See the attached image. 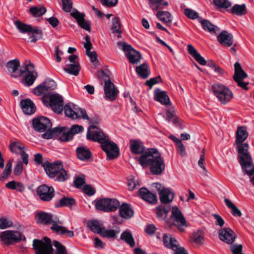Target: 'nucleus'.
<instances>
[{"label": "nucleus", "mask_w": 254, "mask_h": 254, "mask_svg": "<svg viewBox=\"0 0 254 254\" xmlns=\"http://www.w3.org/2000/svg\"><path fill=\"white\" fill-rule=\"evenodd\" d=\"M138 161L143 168L149 167L150 172L154 175H161L165 169L164 160L155 148H148L143 152Z\"/></svg>", "instance_id": "1"}, {"label": "nucleus", "mask_w": 254, "mask_h": 254, "mask_svg": "<svg viewBox=\"0 0 254 254\" xmlns=\"http://www.w3.org/2000/svg\"><path fill=\"white\" fill-rule=\"evenodd\" d=\"M237 152V158L244 172L251 176L254 174V165L249 151L250 145L248 143H234Z\"/></svg>", "instance_id": "2"}, {"label": "nucleus", "mask_w": 254, "mask_h": 254, "mask_svg": "<svg viewBox=\"0 0 254 254\" xmlns=\"http://www.w3.org/2000/svg\"><path fill=\"white\" fill-rule=\"evenodd\" d=\"M32 246L35 254H54L51 240L47 237H44L43 241L34 239Z\"/></svg>", "instance_id": "3"}, {"label": "nucleus", "mask_w": 254, "mask_h": 254, "mask_svg": "<svg viewBox=\"0 0 254 254\" xmlns=\"http://www.w3.org/2000/svg\"><path fill=\"white\" fill-rule=\"evenodd\" d=\"M120 205L119 201L116 198H103L96 201L95 207L105 212H114Z\"/></svg>", "instance_id": "4"}, {"label": "nucleus", "mask_w": 254, "mask_h": 254, "mask_svg": "<svg viewBox=\"0 0 254 254\" xmlns=\"http://www.w3.org/2000/svg\"><path fill=\"white\" fill-rule=\"evenodd\" d=\"M118 46L126 52V56L130 63L132 64H137L141 59V55L136 50L133 49L132 46L126 43H122L119 41L117 43Z\"/></svg>", "instance_id": "5"}, {"label": "nucleus", "mask_w": 254, "mask_h": 254, "mask_svg": "<svg viewBox=\"0 0 254 254\" xmlns=\"http://www.w3.org/2000/svg\"><path fill=\"white\" fill-rule=\"evenodd\" d=\"M101 73L102 75V78H104L105 80L104 91L105 97L111 101H114L117 97V95L119 92L118 90L115 86L114 83L109 79V77L104 71H102Z\"/></svg>", "instance_id": "6"}, {"label": "nucleus", "mask_w": 254, "mask_h": 254, "mask_svg": "<svg viewBox=\"0 0 254 254\" xmlns=\"http://www.w3.org/2000/svg\"><path fill=\"white\" fill-rule=\"evenodd\" d=\"M22 237L21 233L17 231L6 230L0 235L1 241L7 246L19 242Z\"/></svg>", "instance_id": "7"}, {"label": "nucleus", "mask_w": 254, "mask_h": 254, "mask_svg": "<svg viewBox=\"0 0 254 254\" xmlns=\"http://www.w3.org/2000/svg\"><path fill=\"white\" fill-rule=\"evenodd\" d=\"M171 217L173 222L169 226L174 225L177 227L179 231L183 232L185 231V228L187 227V222L182 212L177 207H173Z\"/></svg>", "instance_id": "8"}, {"label": "nucleus", "mask_w": 254, "mask_h": 254, "mask_svg": "<svg viewBox=\"0 0 254 254\" xmlns=\"http://www.w3.org/2000/svg\"><path fill=\"white\" fill-rule=\"evenodd\" d=\"M64 110L65 116L72 119L82 118L84 120H89L85 110L76 107L75 105H73L72 108L70 104H66L64 106Z\"/></svg>", "instance_id": "9"}, {"label": "nucleus", "mask_w": 254, "mask_h": 254, "mask_svg": "<svg viewBox=\"0 0 254 254\" xmlns=\"http://www.w3.org/2000/svg\"><path fill=\"white\" fill-rule=\"evenodd\" d=\"M102 150L106 152L107 159L113 160L119 155V148L116 143L109 140V138L102 142Z\"/></svg>", "instance_id": "10"}, {"label": "nucleus", "mask_w": 254, "mask_h": 254, "mask_svg": "<svg viewBox=\"0 0 254 254\" xmlns=\"http://www.w3.org/2000/svg\"><path fill=\"white\" fill-rule=\"evenodd\" d=\"M34 67V64L30 62L26 65L25 69L24 70L25 71L22 75L23 78L22 79V83L26 86L29 87L31 86L38 77L37 72L31 70V68L33 69Z\"/></svg>", "instance_id": "11"}, {"label": "nucleus", "mask_w": 254, "mask_h": 254, "mask_svg": "<svg viewBox=\"0 0 254 254\" xmlns=\"http://www.w3.org/2000/svg\"><path fill=\"white\" fill-rule=\"evenodd\" d=\"M199 21L203 29L208 31L211 34L217 35V40L220 44L222 45V31L219 28L213 24L207 19H202L199 18Z\"/></svg>", "instance_id": "12"}, {"label": "nucleus", "mask_w": 254, "mask_h": 254, "mask_svg": "<svg viewBox=\"0 0 254 254\" xmlns=\"http://www.w3.org/2000/svg\"><path fill=\"white\" fill-rule=\"evenodd\" d=\"M37 193L42 201L49 202L54 197L55 190L52 187L42 185L38 187Z\"/></svg>", "instance_id": "13"}, {"label": "nucleus", "mask_w": 254, "mask_h": 254, "mask_svg": "<svg viewBox=\"0 0 254 254\" xmlns=\"http://www.w3.org/2000/svg\"><path fill=\"white\" fill-rule=\"evenodd\" d=\"M188 53L190 55L194 60L202 65H207L208 66L212 69L216 65L215 63L212 60H209L208 62L202 57L194 47L189 44L188 45Z\"/></svg>", "instance_id": "14"}, {"label": "nucleus", "mask_w": 254, "mask_h": 254, "mask_svg": "<svg viewBox=\"0 0 254 254\" xmlns=\"http://www.w3.org/2000/svg\"><path fill=\"white\" fill-rule=\"evenodd\" d=\"M52 123L47 118L39 117L33 120V127L39 132H43L52 127Z\"/></svg>", "instance_id": "15"}, {"label": "nucleus", "mask_w": 254, "mask_h": 254, "mask_svg": "<svg viewBox=\"0 0 254 254\" xmlns=\"http://www.w3.org/2000/svg\"><path fill=\"white\" fill-rule=\"evenodd\" d=\"M97 128V127L94 125L91 126L88 129L86 137L88 140L98 142L102 145V142L106 141L108 138L105 133L101 130L98 131H91V129Z\"/></svg>", "instance_id": "16"}, {"label": "nucleus", "mask_w": 254, "mask_h": 254, "mask_svg": "<svg viewBox=\"0 0 254 254\" xmlns=\"http://www.w3.org/2000/svg\"><path fill=\"white\" fill-rule=\"evenodd\" d=\"M49 106L55 113H61L64 108L63 97L57 93L50 95Z\"/></svg>", "instance_id": "17"}, {"label": "nucleus", "mask_w": 254, "mask_h": 254, "mask_svg": "<svg viewBox=\"0 0 254 254\" xmlns=\"http://www.w3.org/2000/svg\"><path fill=\"white\" fill-rule=\"evenodd\" d=\"M6 68L10 73V76L14 78L23 75L24 70H18L20 66V62L18 60L14 59L8 62L6 65Z\"/></svg>", "instance_id": "18"}, {"label": "nucleus", "mask_w": 254, "mask_h": 254, "mask_svg": "<svg viewBox=\"0 0 254 254\" xmlns=\"http://www.w3.org/2000/svg\"><path fill=\"white\" fill-rule=\"evenodd\" d=\"M138 195L142 199L151 204H155L157 201L156 195L146 188H141L139 190Z\"/></svg>", "instance_id": "19"}, {"label": "nucleus", "mask_w": 254, "mask_h": 254, "mask_svg": "<svg viewBox=\"0 0 254 254\" xmlns=\"http://www.w3.org/2000/svg\"><path fill=\"white\" fill-rule=\"evenodd\" d=\"M70 14L76 20L78 25L82 28L89 32L90 31V24L88 21L85 20V14L84 13H80L76 9H75Z\"/></svg>", "instance_id": "20"}, {"label": "nucleus", "mask_w": 254, "mask_h": 254, "mask_svg": "<svg viewBox=\"0 0 254 254\" xmlns=\"http://www.w3.org/2000/svg\"><path fill=\"white\" fill-rule=\"evenodd\" d=\"M20 105L23 113L26 115H30L36 112V106L33 102L30 99L21 100L20 102Z\"/></svg>", "instance_id": "21"}, {"label": "nucleus", "mask_w": 254, "mask_h": 254, "mask_svg": "<svg viewBox=\"0 0 254 254\" xmlns=\"http://www.w3.org/2000/svg\"><path fill=\"white\" fill-rule=\"evenodd\" d=\"M159 198L163 204H168L171 202L174 198L175 194L169 189L163 188L159 191Z\"/></svg>", "instance_id": "22"}, {"label": "nucleus", "mask_w": 254, "mask_h": 254, "mask_svg": "<svg viewBox=\"0 0 254 254\" xmlns=\"http://www.w3.org/2000/svg\"><path fill=\"white\" fill-rule=\"evenodd\" d=\"M77 158L83 161H87L92 156V153L87 146L78 147L76 149Z\"/></svg>", "instance_id": "23"}, {"label": "nucleus", "mask_w": 254, "mask_h": 254, "mask_svg": "<svg viewBox=\"0 0 254 254\" xmlns=\"http://www.w3.org/2000/svg\"><path fill=\"white\" fill-rule=\"evenodd\" d=\"M154 99L162 105H169L170 99L166 92L161 91L159 88H156L154 91Z\"/></svg>", "instance_id": "24"}, {"label": "nucleus", "mask_w": 254, "mask_h": 254, "mask_svg": "<svg viewBox=\"0 0 254 254\" xmlns=\"http://www.w3.org/2000/svg\"><path fill=\"white\" fill-rule=\"evenodd\" d=\"M120 216L125 219L130 218L134 214V211L130 205L126 203H123L118 207Z\"/></svg>", "instance_id": "25"}, {"label": "nucleus", "mask_w": 254, "mask_h": 254, "mask_svg": "<svg viewBox=\"0 0 254 254\" xmlns=\"http://www.w3.org/2000/svg\"><path fill=\"white\" fill-rule=\"evenodd\" d=\"M36 222L38 224L49 225L52 224L54 221L53 215L51 214L45 212H40L36 215Z\"/></svg>", "instance_id": "26"}, {"label": "nucleus", "mask_w": 254, "mask_h": 254, "mask_svg": "<svg viewBox=\"0 0 254 254\" xmlns=\"http://www.w3.org/2000/svg\"><path fill=\"white\" fill-rule=\"evenodd\" d=\"M61 164H62V163L59 161L53 163H51L49 161H46L44 162V164H42V167L47 175L50 177L51 176L50 173L56 170H58L59 169H60Z\"/></svg>", "instance_id": "27"}, {"label": "nucleus", "mask_w": 254, "mask_h": 254, "mask_svg": "<svg viewBox=\"0 0 254 254\" xmlns=\"http://www.w3.org/2000/svg\"><path fill=\"white\" fill-rule=\"evenodd\" d=\"M85 39L86 42L84 43V47L86 49V54L90 58L91 61L94 62L97 60V53L95 51H90L93 47L89 36L88 35L86 36Z\"/></svg>", "instance_id": "28"}, {"label": "nucleus", "mask_w": 254, "mask_h": 254, "mask_svg": "<svg viewBox=\"0 0 254 254\" xmlns=\"http://www.w3.org/2000/svg\"><path fill=\"white\" fill-rule=\"evenodd\" d=\"M234 74L233 78L235 81L244 80L248 77L247 74L242 69L239 63H235L234 64Z\"/></svg>", "instance_id": "29"}, {"label": "nucleus", "mask_w": 254, "mask_h": 254, "mask_svg": "<svg viewBox=\"0 0 254 254\" xmlns=\"http://www.w3.org/2000/svg\"><path fill=\"white\" fill-rule=\"evenodd\" d=\"M248 136V132L246 127L244 126L239 127L236 133L235 143H245L244 141Z\"/></svg>", "instance_id": "30"}, {"label": "nucleus", "mask_w": 254, "mask_h": 254, "mask_svg": "<svg viewBox=\"0 0 254 254\" xmlns=\"http://www.w3.org/2000/svg\"><path fill=\"white\" fill-rule=\"evenodd\" d=\"M236 234L229 228H223V242L232 244L235 240Z\"/></svg>", "instance_id": "31"}, {"label": "nucleus", "mask_w": 254, "mask_h": 254, "mask_svg": "<svg viewBox=\"0 0 254 254\" xmlns=\"http://www.w3.org/2000/svg\"><path fill=\"white\" fill-rule=\"evenodd\" d=\"M74 205H75V200L74 198L64 196L55 203V206L56 208L65 206L71 207Z\"/></svg>", "instance_id": "32"}, {"label": "nucleus", "mask_w": 254, "mask_h": 254, "mask_svg": "<svg viewBox=\"0 0 254 254\" xmlns=\"http://www.w3.org/2000/svg\"><path fill=\"white\" fill-rule=\"evenodd\" d=\"M228 11H229L231 13L238 16L244 15L248 12L246 8V5L244 3L242 4H236Z\"/></svg>", "instance_id": "33"}, {"label": "nucleus", "mask_w": 254, "mask_h": 254, "mask_svg": "<svg viewBox=\"0 0 254 254\" xmlns=\"http://www.w3.org/2000/svg\"><path fill=\"white\" fill-rule=\"evenodd\" d=\"M156 17L165 23L166 26H170L172 22L171 15L166 11H159L156 13Z\"/></svg>", "instance_id": "34"}, {"label": "nucleus", "mask_w": 254, "mask_h": 254, "mask_svg": "<svg viewBox=\"0 0 254 254\" xmlns=\"http://www.w3.org/2000/svg\"><path fill=\"white\" fill-rule=\"evenodd\" d=\"M163 242L165 246L167 248L175 250L177 249V241L176 239L171 237L169 235L164 234L163 238Z\"/></svg>", "instance_id": "35"}, {"label": "nucleus", "mask_w": 254, "mask_h": 254, "mask_svg": "<svg viewBox=\"0 0 254 254\" xmlns=\"http://www.w3.org/2000/svg\"><path fill=\"white\" fill-rule=\"evenodd\" d=\"M135 71L137 74L143 79L147 78L150 74L148 65L146 63L136 66Z\"/></svg>", "instance_id": "36"}, {"label": "nucleus", "mask_w": 254, "mask_h": 254, "mask_svg": "<svg viewBox=\"0 0 254 254\" xmlns=\"http://www.w3.org/2000/svg\"><path fill=\"white\" fill-rule=\"evenodd\" d=\"M120 239L128 244L130 247L133 248L135 246V241L130 230H127L124 231L121 235Z\"/></svg>", "instance_id": "37"}, {"label": "nucleus", "mask_w": 254, "mask_h": 254, "mask_svg": "<svg viewBox=\"0 0 254 254\" xmlns=\"http://www.w3.org/2000/svg\"><path fill=\"white\" fill-rule=\"evenodd\" d=\"M9 148L12 153L18 154L24 150L25 146L20 141L16 140L10 143Z\"/></svg>", "instance_id": "38"}, {"label": "nucleus", "mask_w": 254, "mask_h": 254, "mask_svg": "<svg viewBox=\"0 0 254 254\" xmlns=\"http://www.w3.org/2000/svg\"><path fill=\"white\" fill-rule=\"evenodd\" d=\"M14 23L20 33L30 34L32 30V26L31 25L23 23L19 20H16Z\"/></svg>", "instance_id": "39"}, {"label": "nucleus", "mask_w": 254, "mask_h": 254, "mask_svg": "<svg viewBox=\"0 0 254 254\" xmlns=\"http://www.w3.org/2000/svg\"><path fill=\"white\" fill-rule=\"evenodd\" d=\"M149 5L153 10L157 11L158 9L164 8V6H167V1H163V0H148Z\"/></svg>", "instance_id": "40"}, {"label": "nucleus", "mask_w": 254, "mask_h": 254, "mask_svg": "<svg viewBox=\"0 0 254 254\" xmlns=\"http://www.w3.org/2000/svg\"><path fill=\"white\" fill-rule=\"evenodd\" d=\"M64 70L70 74L77 76L79 74L80 70V66L78 62L68 64L66 65V67L64 68Z\"/></svg>", "instance_id": "41"}, {"label": "nucleus", "mask_w": 254, "mask_h": 254, "mask_svg": "<svg viewBox=\"0 0 254 254\" xmlns=\"http://www.w3.org/2000/svg\"><path fill=\"white\" fill-rule=\"evenodd\" d=\"M30 38L31 42L35 43L37 40L42 39L43 32L38 27H32Z\"/></svg>", "instance_id": "42"}, {"label": "nucleus", "mask_w": 254, "mask_h": 254, "mask_svg": "<svg viewBox=\"0 0 254 254\" xmlns=\"http://www.w3.org/2000/svg\"><path fill=\"white\" fill-rule=\"evenodd\" d=\"M156 215L160 219H163L166 216L170 210V207H165L163 205H159L156 207Z\"/></svg>", "instance_id": "43"}, {"label": "nucleus", "mask_w": 254, "mask_h": 254, "mask_svg": "<svg viewBox=\"0 0 254 254\" xmlns=\"http://www.w3.org/2000/svg\"><path fill=\"white\" fill-rule=\"evenodd\" d=\"M52 226L51 227V230L52 232L57 235H60L61 236L62 232L64 229V227L60 225L61 224V222L60 221L58 218L54 219V221L52 222Z\"/></svg>", "instance_id": "44"}, {"label": "nucleus", "mask_w": 254, "mask_h": 254, "mask_svg": "<svg viewBox=\"0 0 254 254\" xmlns=\"http://www.w3.org/2000/svg\"><path fill=\"white\" fill-rule=\"evenodd\" d=\"M234 44V37L227 31L223 30V47H229Z\"/></svg>", "instance_id": "45"}, {"label": "nucleus", "mask_w": 254, "mask_h": 254, "mask_svg": "<svg viewBox=\"0 0 254 254\" xmlns=\"http://www.w3.org/2000/svg\"><path fill=\"white\" fill-rule=\"evenodd\" d=\"M211 90L218 100L222 102V84L215 83L212 85Z\"/></svg>", "instance_id": "46"}, {"label": "nucleus", "mask_w": 254, "mask_h": 254, "mask_svg": "<svg viewBox=\"0 0 254 254\" xmlns=\"http://www.w3.org/2000/svg\"><path fill=\"white\" fill-rule=\"evenodd\" d=\"M47 11V9L44 6L37 7L33 6L31 7L29 9V12L35 17H39L45 14Z\"/></svg>", "instance_id": "47"}, {"label": "nucleus", "mask_w": 254, "mask_h": 254, "mask_svg": "<svg viewBox=\"0 0 254 254\" xmlns=\"http://www.w3.org/2000/svg\"><path fill=\"white\" fill-rule=\"evenodd\" d=\"M53 245L56 248L55 254H67L65 247L59 241L54 240L53 242Z\"/></svg>", "instance_id": "48"}, {"label": "nucleus", "mask_w": 254, "mask_h": 254, "mask_svg": "<svg viewBox=\"0 0 254 254\" xmlns=\"http://www.w3.org/2000/svg\"><path fill=\"white\" fill-rule=\"evenodd\" d=\"M203 234L200 231L194 232L191 236V242L197 244H201L203 242Z\"/></svg>", "instance_id": "49"}, {"label": "nucleus", "mask_w": 254, "mask_h": 254, "mask_svg": "<svg viewBox=\"0 0 254 254\" xmlns=\"http://www.w3.org/2000/svg\"><path fill=\"white\" fill-rule=\"evenodd\" d=\"M233 94L227 87L223 86V104L229 102L233 98Z\"/></svg>", "instance_id": "50"}, {"label": "nucleus", "mask_w": 254, "mask_h": 254, "mask_svg": "<svg viewBox=\"0 0 254 254\" xmlns=\"http://www.w3.org/2000/svg\"><path fill=\"white\" fill-rule=\"evenodd\" d=\"M69 178V176L67 174V172L64 169H62L61 171L58 173L57 175L55 178H54L53 179L55 181L58 182H64L65 180H67Z\"/></svg>", "instance_id": "51"}, {"label": "nucleus", "mask_w": 254, "mask_h": 254, "mask_svg": "<svg viewBox=\"0 0 254 254\" xmlns=\"http://www.w3.org/2000/svg\"><path fill=\"white\" fill-rule=\"evenodd\" d=\"M88 225L90 227V230L94 232L97 233L100 235L102 229H103L104 227H101L99 226V223L97 221L93 220L91 221L90 223L88 224Z\"/></svg>", "instance_id": "52"}, {"label": "nucleus", "mask_w": 254, "mask_h": 254, "mask_svg": "<svg viewBox=\"0 0 254 254\" xmlns=\"http://www.w3.org/2000/svg\"><path fill=\"white\" fill-rule=\"evenodd\" d=\"M112 27L111 30L113 33H116V32H120V30H121V23L119 17H115L112 19Z\"/></svg>", "instance_id": "53"}, {"label": "nucleus", "mask_w": 254, "mask_h": 254, "mask_svg": "<svg viewBox=\"0 0 254 254\" xmlns=\"http://www.w3.org/2000/svg\"><path fill=\"white\" fill-rule=\"evenodd\" d=\"M130 150L134 154H140L142 152L140 145L137 140H132L130 144Z\"/></svg>", "instance_id": "54"}, {"label": "nucleus", "mask_w": 254, "mask_h": 254, "mask_svg": "<svg viewBox=\"0 0 254 254\" xmlns=\"http://www.w3.org/2000/svg\"><path fill=\"white\" fill-rule=\"evenodd\" d=\"M48 92L55 90L57 88L56 82L52 79H48L43 82Z\"/></svg>", "instance_id": "55"}, {"label": "nucleus", "mask_w": 254, "mask_h": 254, "mask_svg": "<svg viewBox=\"0 0 254 254\" xmlns=\"http://www.w3.org/2000/svg\"><path fill=\"white\" fill-rule=\"evenodd\" d=\"M33 92L35 95L38 96L45 94L48 92L43 82L36 87L34 89Z\"/></svg>", "instance_id": "56"}, {"label": "nucleus", "mask_w": 254, "mask_h": 254, "mask_svg": "<svg viewBox=\"0 0 254 254\" xmlns=\"http://www.w3.org/2000/svg\"><path fill=\"white\" fill-rule=\"evenodd\" d=\"M184 14L187 17L191 19H195L198 18L199 16V14L197 12L189 8L185 9Z\"/></svg>", "instance_id": "57"}, {"label": "nucleus", "mask_w": 254, "mask_h": 254, "mask_svg": "<svg viewBox=\"0 0 254 254\" xmlns=\"http://www.w3.org/2000/svg\"><path fill=\"white\" fill-rule=\"evenodd\" d=\"M100 235L104 238H114L116 237V233L114 230H107L103 228Z\"/></svg>", "instance_id": "58"}, {"label": "nucleus", "mask_w": 254, "mask_h": 254, "mask_svg": "<svg viewBox=\"0 0 254 254\" xmlns=\"http://www.w3.org/2000/svg\"><path fill=\"white\" fill-rule=\"evenodd\" d=\"M140 186V184L137 181H135L134 178H130L128 180L127 186L129 190L132 191Z\"/></svg>", "instance_id": "59"}, {"label": "nucleus", "mask_w": 254, "mask_h": 254, "mask_svg": "<svg viewBox=\"0 0 254 254\" xmlns=\"http://www.w3.org/2000/svg\"><path fill=\"white\" fill-rule=\"evenodd\" d=\"M162 82V79L161 76L158 75L155 77L151 78L149 80H147L145 82V84L149 87L151 89L152 87L158 83Z\"/></svg>", "instance_id": "60"}, {"label": "nucleus", "mask_w": 254, "mask_h": 254, "mask_svg": "<svg viewBox=\"0 0 254 254\" xmlns=\"http://www.w3.org/2000/svg\"><path fill=\"white\" fill-rule=\"evenodd\" d=\"M63 9L66 12H70L72 8V1L71 0H62Z\"/></svg>", "instance_id": "61"}, {"label": "nucleus", "mask_w": 254, "mask_h": 254, "mask_svg": "<svg viewBox=\"0 0 254 254\" xmlns=\"http://www.w3.org/2000/svg\"><path fill=\"white\" fill-rule=\"evenodd\" d=\"M23 166L22 162L20 161L17 162L14 167L13 173L15 176H19L22 173Z\"/></svg>", "instance_id": "62"}, {"label": "nucleus", "mask_w": 254, "mask_h": 254, "mask_svg": "<svg viewBox=\"0 0 254 254\" xmlns=\"http://www.w3.org/2000/svg\"><path fill=\"white\" fill-rule=\"evenodd\" d=\"M12 224L11 221H8L5 218H1L0 219V229H4L10 227Z\"/></svg>", "instance_id": "63"}, {"label": "nucleus", "mask_w": 254, "mask_h": 254, "mask_svg": "<svg viewBox=\"0 0 254 254\" xmlns=\"http://www.w3.org/2000/svg\"><path fill=\"white\" fill-rule=\"evenodd\" d=\"M83 129V127L82 126L74 125L71 127L69 130L70 132H71V135L73 136V134L82 132Z\"/></svg>", "instance_id": "64"}]
</instances>
